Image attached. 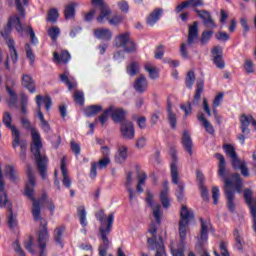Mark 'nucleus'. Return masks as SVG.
I'll return each mask as SVG.
<instances>
[{"instance_id": "obj_1", "label": "nucleus", "mask_w": 256, "mask_h": 256, "mask_svg": "<svg viewBox=\"0 0 256 256\" xmlns=\"http://www.w3.org/2000/svg\"><path fill=\"white\" fill-rule=\"evenodd\" d=\"M28 183L26 184L25 195L33 201L32 215L35 221H40V230L38 231V245L40 248L39 256H47V241H49V232L47 231V220L41 217V204L47 200V194H43L39 200L35 199V174L30 165L27 166Z\"/></svg>"}, {"instance_id": "obj_2", "label": "nucleus", "mask_w": 256, "mask_h": 256, "mask_svg": "<svg viewBox=\"0 0 256 256\" xmlns=\"http://www.w3.org/2000/svg\"><path fill=\"white\" fill-rule=\"evenodd\" d=\"M214 157L218 159V177L224 181V194L227 199V208L231 213H235V193L243 191V178L241 174L233 173L227 177V162L225 156L221 153H215Z\"/></svg>"}, {"instance_id": "obj_3", "label": "nucleus", "mask_w": 256, "mask_h": 256, "mask_svg": "<svg viewBox=\"0 0 256 256\" xmlns=\"http://www.w3.org/2000/svg\"><path fill=\"white\" fill-rule=\"evenodd\" d=\"M22 127L24 129H30L32 135V144L30 146L31 153L34 155L36 166L42 179H47V156L41 154L43 149V142H41V134L37 129L31 127V122L25 116L20 118Z\"/></svg>"}, {"instance_id": "obj_4", "label": "nucleus", "mask_w": 256, "mask_h": 256, "mask_svg": "<svg viewBox=\"0 0 256 256\" xmlns=\"http://www.w3.org/2000/svg\"><path fill=\"white\" fill-rule=\"evenodd\" d=\"M2 123L7 129H10L12 133V147L17 149L20 147V159L25 161L27 159V141L21 140V132L17 129V126L13 125V116L11 113L4 112Z\"/></svg>"}, {"instance_id": "obj_5", "label": "nucleus", "mask_w": 256, "mask_h": 256, "mask_svg": "<svg viewBox=\"0 0 256 256\" xmlns=\"http://www.w3.org/2000/svg\"><path fill=\"white\" fill-rule=\"evenodd\" d=\"M222 149L226 153L227 157L231 159V166L234 171H240L241 175L245 178L249 177V167L247 166V162L243 159H240L237 156V151L235 150V146L231 144H223Z\"/></svg>"}, {"instance_id": "obj_6", "label": "nucleus", "mask_w": 256, "mask_h": 256, "mask_svg": "<svg viewBox=\"0 0 256 256\" xmlns=\"http://www.w3.org/2000/svg\"><path fill=\"white\" fill-rule=\"evenodd\" d=\"M171 159L172 161L170 164V171H171L172 183L178 186V190L176 191V197L178 201H183L185 184L179 181V160L175 152L171 154Z\"/></svg>"}, {"instance_id": "obj_7", "label": "nucleus", "mask_w": 256, "mask_h": 256, "mask_svg": "<svg viewBox=\"0 0 256 256\" xmlns=\"http://www.w3.org/2000/svg\"><path fill=\"white\" fill-rule=\"evenodd\" d=\"M109 115H111L114 123H125V117L127 112L123 110V108H115L114 106H110L104 112L95 119L96 123L99 121L101 126L103 127L107 121H109Z\"/></svg>"}, {"instance_id": "obj_8", "label": "nucleus", "mask_w": 256, "mask_h": 256, "mask_svg": "<svg viewBox=\"0 0 256 256\" xmlns=\"http://www.w3.org/2000/svg\"><path fill=\"white\" fill-rule=\"evenodd\" d=\"M197 39H199V22L194 21L192 25L188 26V38L187 44L183 43L180 46V55L184 59L189 57V52H187V45H194Z\"/></svg>"}, {"instance_id": "obj_9", "label": "nucleus", "mask_w": 256, "mask_h": 256, "mask_svg": "<svg viewBox=\"0 0 256 256\" xmlns=\"http://www.w3.org/2000/svg\"><path fill=\"white\" fill-rule=\"evenodd\" d=\"M130 35L129 32H126L117 36L114 39L116 47H123L126 53H133V51H135V42L131 40Z\"/></svg>"}, {"instance_id": "obj_10", "label": "nucleus", "mask_w": 256, "mask_h": 256, "mask_svg": "<svg viewBox=\"0 0 256 256\" xmlns=\"http://www.w3.org/2000/svg\"><path fill=\"white\" fill-rule=\"evenodd\" d=\"M113 221H115V215L110 213L107 217V226L103 224L99 228L100 236L103 241L101 245H104V247H109V238H107V236L111 233V229H113Z\"/></svg>"}, {"instance_id": "obj_11", "label": "nucleus", "mask_w": 256, "mask_h": 256, "mask_svg": "<svg viewBox=\"0 0 256 256\" xmlns=\"http://www.w3.org/2000/svg\"><path fill=\"white\" fill-rule=\"evenodd\" d=\"M253 119V116L242 114L240 116V129L242 131V134L238 135V140L240 141L241 145H245V135H249L251 133V130L249 129V125H251V121Z\"/></svg>"}, {"instance_id": "obj_12", "label": "nucleus", "mask_w": 256, "mask_h": 256, "mask_svg": "<svg viewBox=\"0 0 256 256\" xmlns=\"http://www.w3.org/2000/svg\"><path fill=\"white\" fill-rule=\"evenodd\" d=\"M146 202L152 209L156 223L161 225V217H163V212H161V204H153V194H151V192H147Z\"/></svg>"}, {"instance_id": "obj_13", "label": "nucleus", "mask_w": 256, "mask_h": 256, "mask_svg": "<svg viewBox=\"0 0 256 256\" xmlns=\"http://www.w3.org/2000/svg\"><path fill=\"white\" fill-rule=\"evenodd\" d=\"M120 133L123 139H127V140L135 139V127L133 126V122L124 121L121 124Z\"/></svg>"}, {"instance_id": "obj_14", "label": "nucleus", "mask_w": 256, "mask_h": 256, "mask_svg": "<svg viewBox=\"0 0 256 256\" xmlns=\"http://www.w3.org/2000/svg\"><path fill=\"white\" fill-rule=\"evenodd\" d=\"M244 199L250 207L252 219H253V229L256 233V206H253V190L245 189L244 190Z\"/></svg>"}, {"instance_id": "obj_15", "label": "nucleus", "mask_w": 256, "mask_h": 256, "mask_svg": "<svg viewBox=\"0 0 256 256\" xmlns=\"http://www.w3.org/2000/svg\"><path fill=\"white\" fill-rule=\"evenodd\" d=\"M195 12L197 13L198 17L203 20V23L207 29H215V27H217V25H215V20H213V17H211V13H209V11L195 9Z\"/></svg>"}, {"instance_id": "obj_16", "label": "nucleus", "mask_w": 256, "mask_h": 256, "mask_svg": "<svg viewBox=\"0 0 256 256\" xmlns=\"http://www.w3.org/2000/svg\"><path fill=\"white\" fill-rule=\"evenodd\" d=\"M200 223H201V230H200L199 245L200 247H203V245L207 243L209 229H211V222L205 221L203 220V218H200Z\"/></svg>"}, {"instance_id": "obj_17", "label": "nucleus", "mask_w": 256, "mask_h": 256, "mask_svg": "<svg viewBox=\"0 0 256 256\" xmlns=\"http://www.w3.org/2000/svg\"><path fill=\"white\" fill-rule=\"evenodd\" d=\"M212 55H214L213 62L218 69H225V61H223V50L219 46H215L212 49Z\"/></svg>"}, {"instance_id": "obj_18", "label": "nucleus", "mask_w": 256, "mask_h": 256, "mask_svg": "<svg viewBox=\"0 0 256 256\" xmlns=\"http://www.w3.org/2000/svg\"><path fill=\"white\" fill-rule=\"evenodd\" d=\"M182 146L187 151V153L190 155V157L193 156V139L191 138V134H189V131L184 130L182 134Z\"/></svg>"}, {"instance_id": "obj_19", "label": "nucleus", "mask_w": 256, "mask_h": 256, "mask_svg": "<svg viewBox=\"0 0 256 256\" xmlns=\"http://www.w3.org/2000/svg\"><path fill=\"white\" fill-rule=\"evenodd\" d=\"M148 233L152 235L151 238H148L147 243L151 249V251H155V245L161 244V242H157V225L152 222L148 228Z\"/></svg>"}, {"instance_id": "obj_20", "label": "nucleus", "mask_w": 256, "mask_h": 256, "mask_svg": "<svg viewBox=\"0 0 256 256\" xmlns=\"http://www.w3.org/2000/svg\"><path fill=\"white\" fill-rule=\"evenodd\" d=\"M61 173L63 176L62 183L64 187L69 189L71 187V178H69V171L67 170V157H63L61 160Z\"/></svg>"}, {"instance_id": "obj_21", "label": "nucleus", "mask_w": 256, "mask_h": 256, "mask_svg": "<svg viewBox=\"0 0 256 256\" xmlns=\"http://www.w3.org/2000/svg\"><path fill=\"white\" fill-rule=\"evenodd\" d=\"M147 87H149V82L147 81L145 75H140L138 78H136L134 82V89L137 91V93H145L147 91Z\"/></svg>"}, {"instance_id": "obj_22", "label": "nucleus", "mask_w": 256, "mask_h": 256, "mask_svg": "<svg viewBox=\"0 0 256 256\" xmlns=\"http://www.w3.org/2000/svg\"><path fill=\"white\" fill-rule=\"evenodd\" d=\"M160 202L164 209H169L171 207V200L169 199V183H164V188L160 192Z\"/></svg>"}, {"instance_id": "obj_23", "label": "nucleus", "mask_w": 256, "mask_h": 256, "mask_svg": "<svg viewBox=\"0 0 256 256\" xmlns=\"http://www.w3.org/2000/svg\"><path fill=\"white\" fill-rule=\"evenodd\" d=\"M9 203L7 191L5 190V180H3V171L0 167V207H5Z\"/></svg>"}, {"instance_id": "obj_24", "label": "nucleus", "mask_w": 256, "mask_h": 256, "mask_svg": "<svg viewBox=\"0 0 256 256\" xmlns=\"http://www.w3.org/2000/svg\"><path fill=\"white\" fill-rule=\"evenodd\" d=\"M161 15H163V8L154 9L147 17L146 23L149 27H153L159 19H161Z\"/></svg>"}, {"instance_id": "obj_25", "label": "nucleus", "mask_w": 256, "mask_h": 256, "mask_svg": "<svg viewBox=\"0 0 256 256\" xmlns=\"http://www.w3.org/2000/svg\"><path fill=\"white\" fill-rule=\"evenodd\" d=\"M42 103H45L46 111H50L51 106L53 105V101L51 100V97L45 96L43 98V96L37 95L36 96V104H37L38 117H39V113H42L41 112Z\"/></svg>"}, {"instance_id": "obj_26", "label": "nucleus", "mask_w": 256, "mask_h": 256, "mask_svg": "<svg viewBox=\"0 0 256 256\" xmlns=\"http://www.w3.org/2000/svg\"><path fill=\"white\" fill-rule=\"evenodd\" d=\"M94 36L96 39H102V41H111L113 34L109 28H98L94 30Z\"/></svg>"}, {"instance_id": "obj_27", "label": "nucleus", "mask_w": 256, "mask_h": 256, "mask_svg": "<svg viewBox=\"0 0 256 256\" xmlns=\"http://www.w3.org/2000/svg\"><path fill=\"white\" fill-rule=\"evenodd\" d=\"M22 85L23 87L28 89L30 93H35L37 91V87L35 86V80H33V78L27 74H24L22 76Z\"/></svg>"}, {"instance_id": "obj_28", "label": "nucleus", "mask_w": 256, "mask_h": 256, "mask_svg": "<svg viewBox=\"0 0 256 256\" xmlns=\"http://www.w3.org/2000/svg\"><path fill=\"white\" fill-rule=\"evenodd\" d=\"M167 119L172 129H177V114L173 111V105L168 101L167 106Z\"/></svg>"}, {"instance_id": "obj_29", "label": "nucleus", "mask_w": 256, "mask_h": 256, "mask_svg": "<svg viewBox=\"0 0 256 256\" xmlns=\"http://www.w3.org/2000/svg\"><path fill=\"white\" fill-rule=\"evenodd\" d=\"M204 87H205V82L203 81V79L197 80L196 92L194 95V99L192 101V105H199V101H201V93H203Z\"/></svg>"}, {"instance_id": "obj_30", "label": "nucleus", "mask_w": 256, "mask_h": 256, "mask_svg": "<svg viewBox=\"0 0 256 256\" xmlns=\"http://www.w3.org/2000/svg\"><path fill=\"white\" fill-rule=\"evenodd\" d=\"M192 219H195L193 211L189 210L187 206H182L180 211V221H183V223H189V221H192Z\"/></svg>"}, {"instance_id": "obj_31", "label": "nucleus", "mask_w": 256, "mask_h": 256, "mask_svg": "<svg viewBox=\"0 0 256 256\" xmlns=\"http://www.w3.org/2000/svg\"><path fill=\"white\" fill-rule=\"evenodd\" d=\"M6 91L10 95V99L8 100V107L10 109H17L19 107L18 99H17V94H15V91L9 87V85H6Z\"/></svg>"}, {"instance_id": "obj_32", "label": "nucleus", "mask_w": 256, "mask_h": 256, "mask_svg": "<svg viewBox=\"0 0 256 256\" xmlns=\"http://www.w3.org/2000/svg\"><path fill=\"white\" fill-rule=\"evenodd\" d=\"M79 4L77 2H70L68 5L65 6L64 9V17L65 19H73L75 17V7Z\"/></svg>"}, {"instance_id": "obj_33", "label": "nucleus", "mask_w": 256, "mask_h": 256, "mask_svg": "<svg viewBox=\"0 0 256 256\" xmlns=\"http://www.w3.org/2000/svg\"><path fill=\"white\" fill-rule=\"evenodd\" d=\"M54 63H69L71 59V54L68 51H62L61 55L59 53L54 52Z\"/></svg>"}, {"instance_id": "obj_34", "label": "nucleus", "mask_w": 256, "mask_h": 256, "mask_svg": "<svg viewBox=\"0 0 256 256\" xmlns=\"http://www.w3.org/2000/svg\"><path fill=\"white\" fill-rule=\"evenodd\" d=\"M137 178H138V184L136 187V191L137 193H143L142 185H145V181H147V174L143 171L137 170Z\"/></svg>"}, {"instance_id": "obj_35", "label": "nucleus", "mask_w": 256, "mask_h": 256, "mask_svg": "<svg viewBox=\"0 0 256 256\" xmlns=\"http://www.w3.org/2000/svg\"><path fill=\"white\" fill-rule=\"evenodd\" d=\"M7 46L10 51V57L13 61V63H17V60L19 59V55L17 54V50L15 49V40L10 39L7 41Z\"/></svg>"}, {"instance_id": "obj_36", "label": "nucleus", "mask_w": 256, "mask_h": 256, "mask_svg": "<svg viewBox=\"0 0 256 256\" xmlns=\"http://www.w3.org/2000/svg\"><path fill=\"white\" fill-rule=\"evenodd\" d=\"M101 111H103V107L101 105H91L85 109V115L86 117H94V115L101 113Z\"/></svg>"}, {"instance_id": "obj_37", "label": "nucleus", "mask_w": 256, "mask_h": 256, "mask_svg": "<svg viewBox=\"0 0 256 256\" xmlns=\"http://www.w3.org/2000/svg\"><path fill=\"white\" fill-rule=\"evenodd\" d=\"M8 23H10L12 27H15L18 33H23V24H21V18L19 16L10 17Z\"/></svg>"}, {"instance_id": "obj_38", "label": "nucleus", "mask_w": 256, "mask_h": 256, "mask_svg": "<svg viewBox=\"0 0 256 256\" xmlns=\"http://www.w3.org/2000/svg\"><path fill=\"white\" fill-rule=\"evenodd\" d=\"M127 161V147L121 146L118 150V154L115 156L116 163H125Z\"/></svg>"}, {"instance_id": "obj_39", "label": "nucleus", "mask_w": 256, "mask_h": 256, "mask_svg": "<svg viewBox=\"0 0 256 256\" xmlns=\"http://www.w3.org/2000/svg\"><path fill=\"white\" fill-rule=\"evenodd\" d=\"M214 33L215 32L213 30H204L199 39L200 45H207V43L211 41V38L213 37Z\"/></svg>"}, {"instance_id": "obj_40", "label": "nucleus", "mask_w": 256, "mask_h": 256, "mask_svg": "<svg viewBox=\"0 0 256 256\" xmlns=\"http://www.w3.org/2000/svg\"><path fill=\"white\" fill-rule=\"evenodd\" d=\"M188 225H189V223H187V222L179 221V235H180L181 243H183V241H185V239H187V226Z\"/></svg>"}, {"instance_id": "obj_41", "label": "nucleus", "mask_w": 256, "mask_h": 256, "mask_svg": "<svg viewBox=\"0 0 256 256\" xmlns=\"http://www.w3.org/2000/svg\"><path fill=\"white\" fill-rule=\"evenodd\" d=\"M234 239H235V249H237L238 251H242L243 249V237H241V234L239 233V230H235L234 231Z\"/></svg>"}, {"instance_id": "obj_42", "label": "nucleus", "mask_w": 256, "mask_h": 256, "mask_svg": "<svg viewBox=\"0 0 256 256\" xmlns=\"http://www.w3.org/2000/svg\"><path fill=\"white\" fill-rule=\"evenodd\" d=\"M40 119V127L41 129L44 131V133H50L51 132V125H49V122L47 120H45V116L43 115V112L39 113V117Z\"/></svg>"}, {"instance_id": "obj_43", "label": "nucleus", "mask_w": 256, "mask_h": 256, "mask_svg": "<svg viewBox=\"0 0 256 256\" xmlns=\"http://www.w3.org/2000/svg\"><path fill=\"white\" fill-rule=\"evenodd\" d=\"M65 231V226L57 227L54 231V240L58 243V245H62L63 241V233Z\"/></svg>"}, {"instance_id": "obj_44", "label": "nucleus", "mask_w": 256, "mask_h": 256, "mask_svg": "<svg viewBox=\"0 0 256 256\" xmlns=\"http://www.w3.org/2000/svg\"><path fill=\"white\" fill-rule=\"evenodd\" d=\"M60 81H62V83H65V85H67L68 89H75V87H77V84L73 81L70 80L69 77L67 76V72H65L64 74H60Z\"/></svg>"}, {"instance_id": "obj_45", "label": "nucleus", "mask_w": 256, "mask_h": 256, "mask_svg": "<svg viewBox=\"0 0 256 256\" xmlns=\"http://www.w3.org/2000/svg\"><path fill=\"white\" fill-rule=\"evenodd\" d=\"M78 217L80 219V224L82 227H87V212L85 211V207L80 206L78 208Z\"/></svg>"}, {"instance_id": "obj_46", "label": "nucleus", "mask_w": 256, "mask_h": 256, "mask_svg": "<svg viewBox=\"0 0 256 256\" xmlns=\"http://www.w3.org/2000/svg\"><path fill=\"white\" fill-rule=\"evenodd\" d=\"M11 31H13L11 22H8L7 25L4 27V29L0 31V35H2L3 39L6 42V45H7V41L12 39L9 37V35H11Z\"/></svg>"}, {"instance_id": "obj_47", "label": "nucleus", "mask_w": 256, "mask_h": 256, "mask_svg": "<svg viewBox=\"0 0 256 256\" xmlns=\"http://www.w3.org/2000/svg\"><path fill=\"white\" fill-rule=\"evenodd\" d=\"M100 15L97 18L98 23H103V19H109V15H111V11L107 9V6H100Z\"/></svg>"}, {"instance_id": "obj_48", "label": "nucleus", "mask_w": 256, "mask_h": 256, "mask_svg": "<svg viewBox=\"0 0 256 256\" xmlns=\"http://www.w3.org/2000/svg\"><path fill=\"white\" fill-rule=\"evenodd\" d=\"M57 19H59V11L56 8H52L48 11L47 21L49 23H57Z\"/></svg>"}, {"instance_id": "obj_49", "label": "nucleus", "mask_w": 256, "mask_h": 256, "mask_svg": "<svg viewBox=\"0 0 256 256\" xmlns=\"http://www.w3.org/2000/svg\"><path fill=\"white\" fill-rule=\"evenodd\" d=\"M48 35L52 41H57V38L61 35V29H59L57 26H52L48 30Z\"/></svg>"}, {"instance_id": "obj_50", "label": "nucleus", "mask_w": 256, "mask_h": 256, "mask_svg": "<svg viewBox=\"0 0 256 256\" xmlns=\"http://www.w3.org/2000/svg\"><path fill=\"white\" fill-rule=\"evenodd\" d=\"M6 175L13 182L17 181V171L14 166L7 165L6 166Z\"/></svg>"}, {"instance_id": "obj_51", "label": "nucleus", "mask_w": 256, "mask_h": 256, "mask_svg": "<svg viewBox=\"0 0 256 256\" xmlns=\"http://www.w3.org/2000/svg\"><path fill=\"white\" fill-rule=\"evenodd\" d=\"M185 83L188 89H193V84L195 83V72L190 70L187 73Z\"/></svg>"}, {"instance_id": "obj_52", "label": "nucleus", "mask_w": 256, "mask_h": 256, "mask_svg": "<svg viewBox=\"0 0 256 256\" xmlns=\"http://www.w3.org/2000/svg\"><path fill=\"white\" fill-rule=\"evenodd\" d=\"M8 210L10 211V215L8 216V225L10 229H13V227H17V218L13 215V207H11V205H8Z\"/></svg>"}, {"instance_id": "obj_53", "label": "nucleus", "mask_w": 256, "mask_h": 256, "mask_svg": "<svg viewBox=\"0 0 256 256\" xmlns=\"http://www.w3.org/2000/svg\"><path fill=\"white\" fill-rule=\"evenodd\" d=\"M25 50H26V57L27 59H29L31 67H33V65H35V54H33V49H31V45L26 44Z\"/></svg>"}, {"instance_id": "obj_54", "label": "nucleus", "mask_w": 256, "mask_h": 256, "mask_svg": "<svg viewBox=\"0 0 256 256\" xmlns=\"http://www.w3.org/2000/svg\"><path fill=\"white\" fill-rule=\"evenodd\" d=\"M145 71L149 73L150 79H157L159 77V72H157V69L151 66V64L145 65Z\"/></svg>"}, {"instance_id": "obj_55", "label": "nucleus", "mask_w": 256, "mask_h": 256, "mask_svg": "<svg viewBox=\"0 0 256 256\" xmlns=\"http://www.w3.org/2000/svg\"><path fill=\"white\" fill-rule=\"evenodd\" d=\"M127 73L131 75V77H135L137 73H139V63L137 62H132L128 67H127Z\"/></svg>"}, {"instance_id": "obj_56", "label": "nucleus", "mask_w": 256, "mask_h": 256, "mask_svg": "<svg viewBox=\"0 0 256 256\" xmlns=\"http://www.w3.org/2000/svg\"><path fill=\"white\" fill-rule=\"evenodd\" d=\"M154 247L156 249L155 256H166L167 255L165 253V246L163 245V239L160 238V244H155Z\"/></svg>"}, {"instance_id": "obj_57", "label": "nucleus", "mask_w": 256, "mask_h": 256, "mask_svg": "<svg viewBox=\"0 0 256 256\" xmlns=\"http://www.w3.org/2000/svg\"><path fill=\"white\" fill-rule=\"evenodd\" d=\"M26 31L30 35V43L32 45H37L39 43V40L37 39V36L35 35V31L33 30V27L27 26Z\"/></svg>"}, {"instance_id": "obj_58", "label": "nucleus", "mask_w": 256, "mask_h": 256, "mask_svg": "<svg viewBox=\"0 0 256 256\" xmlns=\"http://www.w3.org/2000/svg\"><path fill=\"white\" fill-rule=\"evenodd\" d=\"M74 101L78 105H83V103H85V98L83 96V92L82 91L76 90L74 92Z\"/></svg>"}, {"instance_id": "obj_59", "label": "nucleus", "mask_w": 256, "mask_h": 256, "mask_svg": "<svg viewBox=\"0 0 256 256\" xmlns=\"http://www.w3.org/2000/svg\"><path fill=\"white\" fill-rule=\"evenodd\" d=\"M155 59H163V55H165V45H159L155 49Z\"/></svg>"}, {"instance_id": "obj_60", "label": "nucleus", "mask_w": 256, "mask_h": 256, "mask_svg": "<svg viewBox=\"0 0 256 256\" xmlns=\"http://www.w3.org/2000/svg\"><path fill=\"white\" fill-rule=\"evenodd\" d=\"M244 69L246 73H254L255 72V64H253V61L247 59L244 62Z\"/></svg>"}, {"instance_id": "obj_61", "label": "nucleus", "mask_w": 256, "mask_h": 256, "mask_svg": "<svg viewBox=\"0 0 256 256\" xmlns=\"http://www.w3.org/2000/svg\"><path fill=\"white\" fill-rule=\"evenodd\" d=\"M24 247L29 253L35 255V250L33 249V237H29L28 240L24 243Z\"/></svg>"}, {"instance_id": "obj_62", "label": "nucleus", "mask_w": 256, "mask_h": 256, "mask_svg": "<svg viewBox=\"0 0 256 256\" xmlns=\"http://www.w3.org/2000/svg\"><path fill=\"white\" fill-rule=\"evenodd\" d=\"M111 163V158H101L98 163L99 169H107V166H109Z\"/></svg>"}, {"instance_id": "obj_63", "label": "nucleus", "mask_w": 256, "mask_h": 256, "mask_svg": "<svg viewBox=\"0 0 256 256\" xmlns=\"http://www.w3.org/2000/svg\"><path fill=\"white\" fill-rule=\"evenodd\" d=\"M216 39H218V41H229V39H231V37L226 32L219 31L216 34Z\"/></svg>"}, {"instance_id": "obj_64", "label": "nucleus", "mask_w": 256, "mask_h": 256, "mask_svg": "<svg viewBox=\"0 0 256 256\" xmlns=\"http://www.w3.org/2000/svg\"><path fill=\"white\" fill-rule=\"evenodd\" d=\"M220 253H221L222 256H230L229 255V250H227L226 242H221L220 243Z\"/></svg>"}]
</instances>
